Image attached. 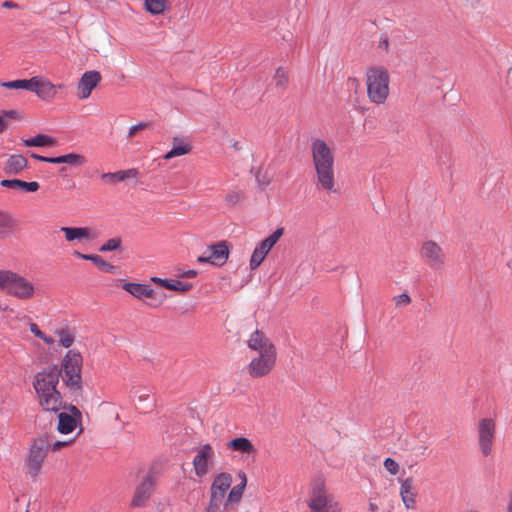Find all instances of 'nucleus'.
Segmentation results:
<instances>
[{
    "label": "nucleus",
    "mask_w": 512,
    "mask_h": 512,
    "mask_svg": "<svg viewBox=\"0 0 512 512\" xmlns=\"http://www.w3.org/2000/svg\"><path fill=\"white\" fill-rule=\"evenodd\" d=\"M247 346L256 354L247 366V373L251 378L268 376L275 368L277 362V349L264 332L256 330L247 340Z\"/></svg>",
    "instance_id": "nucleus-1"
},
{
    "label": "nucleus",
    "mask_w": 512,
    "mask_h": 512,
    "mask_svg": "<svg viewBox=\"0 0 512 512\" xmlns=\"http://www.w3.org/2000/svg\"><path fill=\"white\" fill-rule=\"evenodd\" d=\"M311 156L318 188L336 192L335 158L332 147L325 140L316 138L311 142Z\"/></svg>",
    "instance_id": "nucleus-2"
},
{
    "label": "nucleus",
    "mask_w": 512,
    "mask_h": 512,
    "mask_svg": "<svg viewBox=\"0 0 512 512\" xmlns=\"http://www.w3.org/2000/svg\"><path fill=\"white\" fill-rule=\"evenodd\" d=\"M390 74L384 66H372L366 70L365 85L368 100L376 105L386 103L390 95Z\"/></svg>",
    "instance_id": "nucleus-3"
},
{
    "label": "nucleus",
    "mask_w": 512,
    "mask_h": 512,
    "mask_svg": "<svg viewBox=\"0 0 512 512\" xmlns=\"http://www.w3.org/2000/svg\"><path fill=\"white\" fill-rule=\"evenodd\" d=\"M0 85L7 89H25L37 95L39 99L51 102L57 95V90L62 89L63 85H55L50 80L40 76L30 79H18L8 82H1Z\"/></svg>",
    "instance_id": "nucleus-4"
},
{
    "label": "nucleus",
    "mask_w": 512,
    "mask_h": 512,
    "mask_svg": "<svg viewBox=\"0 0 512 512\" xmlns=\"http://www.w3.org/2000/svg\"><path fill=\"white\" fill-rule=\"evenodd\" d=\"M0 289L19 300L32 299L36 293L32 282L11 270L0 271Z\"/></svg>",
    "instance_id": "nucleus-5"
},
{
    "label": "nucleus",
    "mask_w": 512,
    "mask_h": 512,
    "mask_svg": "<svg viewBox=\"0 0 512 512\" xmlns=\"http://www.w3.org/2000/svg\"><path fill=\"white\" fill-rule=\"evenodd\" d=\"M83 357L77 350H69L61 361V369L58 370L64 384L72 391L82 389Z\"/></svg>",
    "instance_id": "nucleus-6"
},
{
    "label": "nucleus",
    "mask_w": 512,
    "mask_h": 512,
    "mask_svg": "<svg viewBox=\"0 0 512 512\" xmlns=\"http://www.w3.org/2000/svg\"><path fill=\"white\" fill-rule=\"evenodd\" d=\"M308 507L313 512H341L342 509L339 501L327 493L325 480L321 477L311 483Z\"/></svg>",
    "instance_id": "nucleus-7"
},
{
    "label": "nucleus",
    "mask_w": 512,
    "mask_h": 512,
    "mask_svg": "<svg viewBox=\"0 0 512 512\" xmlns=\"http://www.w3.org/2000/svg\"><path fill=\"white\" fill-rule=\"evenodd\" d=\"M47 454L45 439L39 438L34 440L28 449L27 457L25 459V474L32 479L38 477L42 471Z\"/></svg>",
    "instance_id": "nucleus-8"
},
{
    "label": "nucleus",
    "mask_w": 512,
    "mask_h": 512,
    "mask_svg": "<svg viewBox=\"0 0 512 512\" xmlns=\"http://www.w3.org/2000/svg\"><path fill=\"white\" fill-rule=\"evenodd\" d=\"M421 261L433 271H441L446 264V254L443 247L434 240H425L419 248Z\"/></svg>",
    "instance_id": "nucleus-9"
},
{
    "label": "nucleus",
    "mask_w": 512,
    "mask_h": 512,
    "mask_svg": "<svg viewBox=\"0 0 512 512\" xmlns=\"http://www.w3.org/2000/svg\"><path fill=\"white\" fill-rule=\"evenodd\" d=\"M232 475L227 472L217 474L210 487V499L206 508L207 512H219L225 495L232 485Z\"/></svg>",
    "instance_id": "nucleus-10"
},
{
    "label": "nucleus",
    "mask_w": 512,
    "mask_h": 512,
    "mask_svg": "<svg viewBox=\"0 0 512 512\" xmlns=\"http://www.w3.org/2000/svg\"><path fill=\"white\" fill-rule=\"evenodd\" d=\"M496 432V422L492 418H481L478 421V444L483 456L487 457L492 452L493 441Z\"/></svg>",
    "instance_id": "nucleus-11"
},
{
    "label": "nucleus",
    "mask_w": 512,
    "mask_h": 512,
    "mask_svg": "<svg viewBox=\"0 0 512 512\" xmlns=\"http://www.w3.org/2000/svg\"><path fill=\"white\" fill-rule=\"evenodd\" d=\"M214 460L215 452L210 444H203L196 448L192 461L195 475L200 478L207 475Z\"/></svg>",
    "instance_id": "nucleus-12"
},
{
    "label": "nucleus",
    "mask_w": 512,
    "mask_h": 512,
    "mask_svg": "<svg viewBox=\"0 0 512 512\" xmlns=\"http://www.w3.org/2000/svg\"><path fill=\"white\" fill-rule=\"evenodd\" d=\"M283 233L284 228H278L256 246L250 258V268L252 270L258 268L261 265L267 254L278 242Z\"/></svg>",
    "instance_id": "nucleus-13"
},
{
    "label": "nucleus",
    "mask_w": 512,
    "mask_h": 512,
    "mask_svg": "<svg viewBox=\"0 0 512 512\" xmlns=\"http://www.w3.org/2000/svg\"><path fill=\"white\" fill-rule=\"evenodd\" d=\"M122 288L133 297L139 300H143L145 298L150 299L157 302L156 305H160L165 299V294L155 291L148 284L126 282L123 284Z\"/></svg>",
    "instance_id": "nucleus-14"
},
{
    "label": "nucleus",
    "mask_w": 512,
    "mask_h": 512,
    "mask_svg": "<svg viewBox=\"0 0 512 512\" xmlns=\"http://www.w3.org/2000/svg\"><path fill=\"white\" fill-rule=\"evenodd\" d=\"M59 376L60 373L56 366L38 372L33 382L36 394L57 388Z\"/></svg>",
    "instance_id": "nucleus-15"
},
{
    "label": "nucleus",
    "mask_w": 512,
    "mask_h": 512,
    "mask_svg": "<svg viewBox=\"0 0 512 512\" xmlns=\"http://www.w3.org/2000/svg\"><path fill=\"white\" fill-rule=\"evenodd\" d=\"M209 254L197 258L199 263H210L215 266H223L228 260L230 249L226 241L217 242L208 247Z\"/></svg>",
    "instance_id": "nucleus-16"
},
{
    "label": "nucleus",
    "mask_w": 512,
    "mask_h": 512,
    "mask_svg": "<svg viewBox=\"0 0 512 512\" xmlns=\"http://www.w3.org/2000/svg\"><path fill=\"white\" fill-rule=\"evenodd\" d=\"M102 80L100 72L96 70L86 71L80 77L77 83V97L85 100L90 97L92 91L99 85Z\"/></svg>",
    "instance_id": "nucleus-17"
},
{
    "label": "nucleus",
    "mask_w": 512,
    "mask_h": 512,
    "mask_svg": "<svg viewBox=\"0 0 512 512\" xmlns=\"http://www.w3.org/2000/svg\"><path fill=\"white\" fill-rule=\"evenodd\" d=\"M154 491V482L150 476H145L137 485L131 499L132 508L145 507Z\"/></svg>",
    "instance_id": "nucleus-18"
},
{
    "label": "nucleus",
    "mask_w": 512,
    "mask_h": 512,
    "mask_svg": "<svg viewBox=\"0 0 512 512\" xmlns=\"http://www.w3.org/2000/svg\"><path fill=\"white\" fill-rule=\"evenodd\" d=\"M399 495L404 507L407 510H415L417 508L418 489L414 485V479L408 477L400 479Z\"/></svg>",
    "instance_id": "nucleus-19"
},
{
    "label": "nucleus",
    "mask_w": 512,
    "mask_h": 512,
    "mask_svg": "<svg viewBox=\"0 0 512 512\" xmlns=\"http://www.w3.org/2000/svg\"><path fill=\"white\" fill-rule=\"evenodd\" d=\"M36 395L38 403L44 411L58 413L63 407V399L57 388Z\"/></svg>",
    "instance_id": "nucleus-20"
},
{
    "label": "nucleus",
    "mask_w": 512,
    "mask_h": 512,
    "mask_svg": "<svg viewBox=\"0 0 512 512\" xmlns=\"http://www.w3.org/2000/svg\"><path fill=\"white\" fill-rule=\"evenodd\" d=\"M68 409L69 413L60 412L58 414L57 430L61 434H70L74 431L82 417L77 407L71 405Z\"/></svg>",
    "instance_id": "nucleus-21"
},
{
    "label": "nucleus",
    "mask_w": 512,
    "mask_h": 512,
    "mask_svg": "<svg viewBox=\"0 0 512 512\" xmlns=\"http://www.w3.org/2000/svg\"><path fill=\"white\" fill-rule=\"evenodd\" d=\"M68 242H84L96 238V234L89 227H66L60 228Z\"/></svg>",
    "instance_id": "nucleus-22"
},
{
    "label": "nucleus",
    "mask_w": 512,
    "mask_h": 512,
    "mask_svg": "<svg viewBox=\"0 0 512 512\" xmlns=\"http://www.w3.org/2000/svg\"><path fill=\"white\" fill-rule=\"evenodd\" d=\"M239 476L242 479V481L241 483L234 486L228 493L226 500L223 502L224 510L232 509L235 505H237L240 502L243 496L244 489L247 484V477L246 474L243 472L240 473Z\"/></svg>",
    "instance_id": "nucleus-23"
},
{
    "label": "nucleus",
    "mask_w": 512,
    "mask_h": 512,
    "mask_svg": "<svg viewBox=\"0 0 512 512\" xmlns=\"http://www.w3.org/2000/svg\"><path fill=\"white\" fill-rule=\"evenodd\" d=\"M191 150L192 145L189 141L183 138L174 137L172 141V148L163 156V159L170 160L175 157L187 155Z\"/></svg>",
    "instance_id": "nucleus-24"
},
{
    "label": "nucleus",
    "mask_w": 512,
    "mask_h": 512,
    "mask_svg": "<svg viewBox=\"0 0 512 512\" xmlns=\"http://www.w3.org/2000/svg\"><path fill=\"white\" fill-rule=\"evenodd\" d=\"M16 227L17 221L14 216L10 212L0 209V239L11 236Z\"/></svg>",
    "instance_id": "nucleus-25"
},
{
    "label": "nucleus",
    "mask_w": 512,
    "mask_h": 512,
    "mask_svg": "<svg viewBox=\"0 0 512 512\" xmlns=\"http://www.w3.org/2000/svg\"><path fill=\"white\" fill-rule=\"evenodd\" d=\"M227 448L233 452H240L243 454H255L257 449L250 439L246 437H237L227 443Z\"/></svg>",
    "instance_id": "nucleus-26"
},
{
    "label": "nucleus",
    "mask_w": 512,
    "mask_h": 512,
    "mask_svg": "<svg viewBox=\"0 0 512 512\" xmlns=\"http://www.w3.org/2000/svg\"><path fill=\"white\" fill-rule=\"evenodd\" d=\"M28 167V161L27 159L20 155V154H14L11 155L4 166V172L9 175L13 174H19L23 170H25Z\"/></svg>",
    "instance_id": "nucleus-27"
},
{
    "label": "nucleus",
    "mask_w": 512,
    "mask_h": 512,
    "mask_svg": "<svg viewBox=\"0 0 512 512\" xmlns=\"http://www.w3.org/2000/svg\"><path fill=\"white\" fill-rule=\"evenodd\" d=\"M138 176L137 169L120 170L117 172H108L101 175V179L107 184H116L123 182L129 178H136Z\"/></svg>",
    "instance_id": "nucleus-28"
},
{
    "label": "nucleus",
    "mask_w": 512,
    "mask_h": 512,
    "mask_svg": "<svg viewBox=\"0 0 512 512\" xmlns=\"http://www.w3.org/2000/svg\"><path fill=\"white\" fill-rule=\"evenodd\" d=\"M2 187L18 189L24 192H36L40 185L37 181L26 182L19 179H5L0 182Z\"/></svg>",
    "instance_id": "nucleus-29"
},
{
    "label": "nucleus",
    "mask_w": 512,
    "mask_h": 512,
    "mask_svg": "<svg viewBox=\"0 0 512 512\" xmlns=\"http://www.w3.org/2000/svg\"><path fill=\"white\" fill-rule=\"evenodd\" d=\"M24 146L26 147H55L58 141L46 134H37L29 139H22Z\"/></svg>",
    "instance_id": "nucleus-30"
},
{
    "label": "nucleus",
    "mask_w": 512,
    "mask_h": 512,
    "mask_svg": "<svg viewBox=\"0 0 512 512\" xmlns=\"http://www.w3.org/2000/svg\"><path fill=\"white\" fill-rule=\"evenodd\" d=\"M53 164H69L72 166H82L86 163V158L81 154L69 153L66 155L53 157Z\"/></svg>",
    "instance_id": "nucleus-31"
},
{
    "label": "nucleus",
    "mask_w": 512,
    "mask_h": 512,
    "mask_svg": "<svg viewBox=\"0 0 512 512\" xmlns=\"http://www.w3.org/2000/svg\"><path fill=\"white\" fill-rule=\"evenodd\" d=\"M145 9L152 15H159L169 9L168 0H144Z\"/></svg>",
    "instance_id": "nucleus-32"
},
{
    "label": "nucleus",
    "mask_w": 512,
    "mask_h": 512,
    "mask_svg": "<svg viewBox=\"0 0 512 512\" xmlns=\"http://www.w3.org/2000/svg\"><path fill=\"white\" fill-rule=\"evenodd\" d=\"M74 255L81 258V259H84V260H89V261H92L95 265H97L100 269H102L103 271H106V272H111L113 269H114V266L108 262H106L102 257H100L99 255H94V254H82L78 251H75L74 252Z\"/></svg>",
    "instance_id": "nucleus-33"
},
{
    "label": "nucleus",
    "mask_w": 512,
    "mask_h": 512,
    "mask_svg": "<svg viewBox=\"0 0 512 512\" xmlns=\"http://www.w3.org/2000/svg\"><path fill=\"white\" fill-rule=\"evenodd\" d=\"M289 71L284 67H278L273 77V83L277 90H285L289 85Z\"/></svg>",
    "instance_id": "nucleus-34"
},
{
    "label": "nucleus",
    "mask_w": 512,
    "mask_h": 512,
    "mask_svg": "<svg viewBox=\"0 0 512 512\" xmlns=\"http://www.w3.org/2000/svg\"><path fill=\"white\" fill-rule=\"evenodd\" d=\"M44 439H45V446L47 447V453L49 451L58 452V451L62 450L63 448L71 446L75 442V438H70V439L64 440V441H59V440L49 441L46 438H44Z\"/></svg>",
    "instance_id": "nucleus-35"
},
{
    "label": "nucleus",
    "mask_w": 512,
    "mask_h": 512,
    "mask_svg": "<svg viewBox=\"0 0 512 512\" xmlns=\"http://www.w3.org/2000/svg\"><path fill=\"white\" fill-rule=\"evenodd\" d=\"M165 288L179 293H185L192 288V285L179 280L168 279Z\"/></svg>",
    "instance_id": "nucleus-36"
},
{
    "label": "nucleus",
    "mask_w": 512,
    "mask_h": 512,
    "mask_svg": "<svg viewBox=\"0 0 512 512\" xmlns=\"http://www.w3.org/2000/svg\"><path fill=\"white\" fill-rule=\"evenodd\" d=\"M59 343L64 348H69L74 343V335L68 330H58Z\"/></svg>",
    "instance_id": "nucleus-37"
},
{
    "label": "nucleus",
    "mask_w": 512,
    "mask_h": 512,
    "mask_svg": "<svg viewBox=\"0 0 512 512\" xmlns=\"http://www.w3.org/2000/svg\"><path fill=\"white\" fill-rule=\"evenodd\" d=\"M121 245V239L118 237L107 240L101 247V252L117 250Z\"/></svg>",
    "instance_id": "nucleus-38"
},
{
    "label": "nucleus",
    "mask_w": 512,
    "mask_h": 512,
    "mask_svg": "<svg viewBox=\"0 0 512 512\" xmlns=\"http://www.w3.org/2000/svg\"><path fill=\"white\" fill-rule=\"evenodd\" d=\"M385 469L391 474V475H397L400 471V465L398 462H396L393 458H386L383 463Z\"/></svg>",
    "instance_id": "nucleus-39"
},
{
    "label": "nucleus",
    "mask_w": 512,
    "mask_h": 512,
    "mask_svg": "<svg viewBox=\"0 0 512 512\" xmlns=\"http://www.w3.org/2000/svg\"><path fill=\"white\" fill-rule=\"evenodd\" d=\"M255 177L258 185L262 188L267 187L272 181L271 176L267 172H262L261 170L256 173Z\"/></svg>",
    "instance_id": "nucleus-40"
},
{
    "label": "nucleus",
    "mask_w": 512,
    "mask_h": 512,
    "mask_svg": "<svg viewBox=\"0 0 512 512\" xmlns=\"http://www.w3.org/2000/svg\"><path fill=\"white\" fill-rule=\"evenodd\" d=\"M393 301L397 308L407 306L411 303V297L407 293L394 296Z\"/></svg>",
    "instance_id": "nucleus-41"
},
{
    "label": "nucleus",
    "mask_w": 512,
    "mask_h": 512,
    "mask_svg": "<svg viewBox=\"0 0 512 512\" xmlns=\"http://www.w3.org/2000/svg\"><path fill=\"white\" fill-rule=\"evenodd\" d=\"M148 127L147 123L141 122L129 128L128 138H133L139 131Z\"/></svg>",
    "instance_id": "nucleus-42"
},
{
    "label": "nucleus",
    "mask_w": 512,
    "mask_h": 512,
    "mask_svg": "<svg viewBox=\"0 0 512 512\" xmlns=\"http://www.w3.org/2000/svg\"><path fill=\"white\" fill-rule=\"evenodd\" d=\"M240 200H241V197L237 192H231L225 196V201L230 205H235V204L239 203Z\"/></svg>",
    "instance_id": "nucleus-43"
},
{
    "label": "nucleus",
    "mask_w": 512,
    "mask_h": 512,
    "mask_svg": "<svg viewBox=\"0 0 512 512\" xmlns=\"http://www.w3.org/2000/svg\"><path fill=\"white\" fill-rule=\"evenodd\" d=\"M4 117L13 118V119H20L21 116L18 111L16 110H3L1 111Z\"/></svg>",
    "instance_id": "nucleus-44"
},
{
    "label": "nucleus",
    "mask_w": 512,
    "mask_h": 512,
    "mask_svg": "<svg viewBox=\"0 0 512 512\" xmlns=\"http://www.w3.org/2000/svg\"><path fill=\"white\" fill-rule=\"evenodd\" d=\"M29 328L31 333H33L35 336L39 338L43 336V332L39 329L36 323H30Z\"/></svg>",
    "instance_id": "nucleus-45"
},
{
    "label": "nucleus",
    "mask_w": 512,
    "mask_h": 512,
    "mask_svg": "<svg viewBox=\"0 0 512 512\" xmlns=\"http://www.w3.org/2000/svg\"><path fill=\"white\" fill-rule=\"evenodd\" d=\"M33 159L37 160V161H40V162H47V163H52L53 164V157H45V156H40V155H37L35 153H32L30 155Z\"/></svg>",
    "instance_id": "nucleus-46"
},
{
    "label": "nucleus",
    "mask_w": 512,
    "mask_h": 512,
    "mask_svg": "<svg viewBox=\"0 0 512 512\" xmlns=\"http://www.w3.org/2000/svg\"><path fill=\"white\" fill-rule=\"evenodd\" d=\"M8 127V121L5 119L3 114L0 112V134L3 133Z\"/></svg>",
    "instance_id": "nucleus-47"
},
{
    "label": "nucleus",
    "mask_w": 512,
    "mask_h": 512,
    "mask_svg": "<svg viewBox=\"0 0 512 512\" xmlns=\"http://www.w3.org/2000/svg\"><path fill=\"white\" fill-rule=\"evenodd\" d=\"M198 275V272L196 270H187L184 271L180 277L182 278H195Z\"/></svg>",
    "instance_id": "nucleus-48"
},
{
    "label": "nucleus",
    "mask_w": 512,
    "mask_h": 512,
    "mask_svg": "<svg viewBox=\"0 0 512 512\" xmlns=\"http://www.w3.org/2000/svg\"><path fill=\"white\" fill-rule=\"evenodd\" d=\"M167 280L168 279H163V278H159V277H156V276L151 278L152 282H154V283H156V284H158V285H160L161 287H164V288L166 287Z\"/></svg>",
    "instance_id": "nucleus-49"
},
{
    "label": "nucleus",
    "mask_w": 512,
    "mask_h": 512,
    "mask_svg": "<svg viewBox=\"0 0 512 512\" xmlns=\"http://www.w3.org/2000/svg\"><path fill=\"white\" fill-rule=\"evenodd\" d=\"M379 47L384 49L385 51H388V49H389V40H388V38H383L380 41Z\"/></svg>",
    "instance_id": "nucleus-50"
},
{
    "label": "nucleus",
    "mask_w": 512,
    "mask_h": 512,
    "mask_svg": "<svg viewBox=\"0 0 512 512\" xmlns=\"http://www.w3.org/2000/svg\"><path fill=\"white\" fill-rule=\"evenodd\" d=\"M2 6L8 9H14L18 7L17 4L12 1H5L2 3Z\"/></svg>",
    "instance_id": "nucleus-51"
},
{
    "label": "nucleus",
    "mask_w": 512,
    "mask_h": 512,
    "mask_svg": "<svg viewBox=\"0 0 512 512\" xmlns=\"http://www.w3.org/2000/svg\"><path fill=\"white\" fill-rule=\"evenodd\" d=\"M505 512H512V493L509 494Z\"/></svg>",
    "instance_id": "nucleus-52"
},
{
    "label": "nucleus",
    "mask_w": 512,
    "mask_h": 512,
    "mask_svg": "<svg viewBox=\"0 0 512 512\" xmlns=\"http://www.w3.org/2000/svg\"><path fill=\"white\" fill-rule=\"evenodd\" d=\"M46 344L52 345L54 343V339L52 337H49L43 333V336L40 337Z\"/></svg>",
    "instance_id": "nucleus-53"
},
{
    "label": "nucleus",
    "mask_w": 512,
    "mask_h": 512,
    "mask_svg": "<svg viewBox=\"0 0 512 512\" xmlns=\"http://www.w3.org/2000/svg\"><path fill=\"white\" fill-rule=\"evenodd\" d=\"M232 147L235 151H239L242 149L241 143L239 141H233Z\"/></svg>",
    "instance_id": "nucleus-54"
},
{
    "label": "nucleus",
    "mask_w": 512,
    "mask_h": 512,
    "mask_svg": "<svg viewBox=\"0 0 512 512\" xmlns=\"http://www.w3.org/2000/svg\"><path fill=\"white\" fill-rule=\"evenodd\" d=\"M406 463H407V465H408V467H409V468H412V467H413V465H414L413 463H408V461H407Z\"/></svg>",
    "instance_id": "nucleus-55"
},
{
    "label": "nucleus",
    "mask_w": 512,
    "mask_h": 512,
    "mask_svg": "<svg viewBox=\"0 0 512 512\" xmlns=\"http://www.w3.org/2000/svg\"><path fill=\"white\" fill-rule=\"evenodd\" d=\"M421 449H422L421 454H424V452L426 451V447H421Z\"/></svg>",
    "instance_id": "nucleus-56"
},
{
    "label": "nucleus",
    "mask_w": 512,
    "mask_h": 512,
    "mask_svg": "<svg viewBox=\"0 0 512 512\" xmlns=\"http://www.w3.org/2000/svg\"><path fill=\"white\" fill-rule=\"evenodd\" d=\"M510 70L512 71V66H511V69H510Z\"/></svg>",
    "instance_id": "nucleus-57"
}]
</instances>
